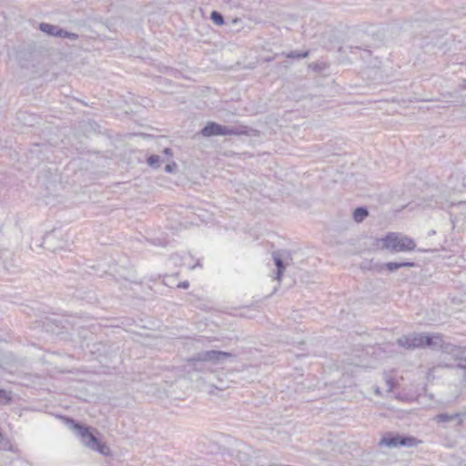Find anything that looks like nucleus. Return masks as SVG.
<instances>
[{
  "mask_svg": "<svg viewBox=\"0 0 466 466\" xmlns=\"http://www.w3.org/2000/svg\"><path fill=\"white\" fill-rule=\"evenodd\" d=\"M39 28L42 32L47 34L48 35L61 37L63 36L64 29L59 27L58 25L41 23Z\"/></svg>",
  "mask_w": 466,
  "mask_h": 466,
  "instance_id": "nucleus-9",
  "label": "nucleus"
},
{
  "mask_svg": "<svg viewBox=\"0 0 466 466\" xmlns=\"http://www.w3.org/2000/svg\"><path fill=\"white\" fill-rule=\"evenodd\" d=\"M434 420H436L439 423H446L452 420H457V425H461L462 423V420L461 419V415L459 413H440L435 416Z\"/></svg>",
  "mask_w": 466,
  "mask_h": 466,
  "instance_id": "nucleus-10",
  "label": "nucleus"
},
{
  "mask_svg": "<svg viewBox=\"0 0 466 466\" xmlns=\"http://www.w3.org/2000/svg\"><path fill=\"white\" fill-rule=\"evenodd\" d=\"M421 441L411 436H401L399 434L387 433L384 435L380 442V446H386L389 448H397L400 446L415 447Z\"/></svg>",
  "mask_w": 466,
  "mask_h": 466,
  "instance_id": "nucleus-4",
  "label": "nucleus"
},
{
  "mask_svg": "<svg viewBox=\"0 0 466 466\" xmlns=\"http://www.w3.org/2000/svg\"><path fill=\"white\" fill-rule=\"evenodd\" d=\"M431 349L435 350H440L445 353L453 355L455 358H459V355L461 354V350L459 347L450 342L444 341L443 336L440 333L434 334Z\"/></svg>",
  "mask_w": 466,
  "mask_h": 466,
  "instance_id": "nucleus-6",
  "label": "nucleus"
},
{
  "mask_svg": "<svg viewBox=\"0 0 466 466\" xmlns=\"http://www.w3.org/2000/svg\"><path fill=\"white\" fill-rule=\"evenodd\" d=\"M233 355L229 352L221 351V350H205L197 353L192 358L193 364H197V362H211L213 364H219L227 360L228 359L232 358Z\"/></svg>",
  "mask_w": 466,
  "mask_h": 466,
  "instance_id": "nucleus-5",
  "label": "nucleus"
},
{
  "mask_svg": "<svg viewBox=\"0 0 466 466\" xmlns=\"http://www.w3.org/2000/svg\"><path fill=\"white\" fill-rule=\"evenodd\" d=\"M369 216V211L366 208L360 207L353 211V218L356 222L363 221Z\"/></svg>",
  "mask_w": 466,
  "mask_h": 466,
  "instance_id": "nucleus-15",
  "label": "nucleus"
},
{
  "mask_svg": "<svg viewBox=\"0 0 466 466\" xmlns=\"http://www.w3.org/2000/svg\"><path fill=\"white\" fill-rule=\"evenodd\" d=\"M66 425L80 439L81 443L86 448L98 451L101 454H107L109 448L100 442L95 433L96 430L86 426L70 418H65Z\"/></svg>",
  "mask_w": 466,
  "mask_h": 466,
  "instance_id": "nucleus-1",
  "label": "nucleus"
},
{
  "mask_svg": "<svg viewBox=\"0 0 466 466\" xmlns=\"http://www.w3.org/2000/svg\"><path fill=\"white\" fill-rule=\"evenodd\" d=\"M309 51H304V52L290 51L289 53H282V56H284L287 58H291V59L306 58L309 56Z\"/></svg>",
  "mask_w": 466,
  "mask_h": 466,
  "instance_id": "nucleus-16",
  "label": "nucleus"
},
{
  "mask_svg": "<svg viewBox=\"0 0 466 466\" xmlns=\"http://www.w3.org/2000/svg\"><path fill=\"white\" fill-rule=\"evenodd\" d=\"M166 157V155L158 156V155H151L147 157V165L150 167L157 168L159 167V164L162 163V159Z\"/></svg>",
  "mask_w": 466,
  "mask_h": 466,
  "instance_id": "nucleus-17",
  "label": "nucleus"
},
{
  "mask_svg": "<svg viewBox=\"0 0 466 466\" xmlns=\"http://www.w3.org/2000/svg\"><path fill=\"white\" fill-rule=\"evenodd\" d=\"M272 258L277 268L276 279L280 280L285 270L284 254L280 251H275L272 254Z\"/></svg>",
  "mask_w": 466,
  "mask_h": 466,
  "instance_id": "nucleus-8",
  "label": "nucleus"
},
{
  "mask_svg": "<svg viewBox=\"0 0 466 466\" xmlns=\"http://www.w3.org/2000/svg\"><path fill=\"white\" fill-rule=\"evenodd\" d=\"M56 238V236L55 232H53V233L46 235V238H44V245L46 247V248H48L54 252L58 249L64 248V245H59V246L53 245V242Z\"/></svg>",
  "mask_w": 466,
  "mask_h": 466,
  "instance_id": "nucleus-14",
  "label": "nucleus"
},
{
  "mask_svg": "<svg viewBox=\"0 0 466 466\" xmlns=\"http://www.w3.org/2000/svg\"><path fill=\"white\" fill-rule=\"evenodd\" d=\"M434 334L425 335L422 333H410L397 339V344L407 350L429 347L431 349Z\"/></svg>",
  "mask_w": 466,
  "mask_h": 466,
  "instance_id": "nucleus-3",
  "label": "nucleus"
},
{
  "mask_svg": "<svg viewBox=\"0 0 466 466\" xmlns=\"http://www.w3.org/2000/svg\"><path fill=\"white\" fill-rule=\"evenodd\" d=\"M220 125L215 122L208 123L201 130L203 137L219 136Z\"/></svg>",
  "mask_w": 466,
  "mask_h": 466,
  "instance_id": "nucleus-11",
  "label": "nucleus"
},
{
  "mask_svg": "<svg viewBox=\"0 0 466 466\" xmlns=\"http://www.w3.org/2000/svg\"><path fill=\"white\" fill-rule=\"evenodd\" d=\"M12 400L11 392L5 390L0 389V404L6 405L10 403Z\"/></svg>",
  "mask_w": 466,
  "mask_h": 466,
  "instance_id": "nucleus-18",
  "label": "nucleus"
},
{
  "mask_svg": "<svg viewBox=\"0 0 466 466\" xmlns=\"http://www.w3.org/2000/svg\"><path fill=\"white\" fill-rule=\"evenodd\" d=\"M415 264L413 262H407V261H402V262H387L385 263L382 268L388 269L390 272H393L400 268H411V267H414Z\"/></svg>",
  "mask_w": 466,
  "mask_h": 466,
  "instance_id": "nucleus-13",
  "label": "nucleus"
},
{
  "mask_svg": "<svg viewBox=\"0 0 466 466\" xmlns=\"http://www.w3.org/2000/svg\"><path fill=\"white\" fill-rule=\"evenodd\" d=\"M210 19L218 25H221L225 23L223 15L217 11L211 13Z\"/></svg>",
  "mask_w": 466,
  "mask_h": 466,
  "instance_id": "nucleus-19",
  "label": "nucleus"
},
{
  "mask_svg": "<svg viewBox=\"0 0 466 466\" xmlns=\"http://www.w3.org/2000/svg\"><path fill=\"white\" fill-rule=\"evenodd\" d=\"M382 248L390 252L412 251L416 244L412 238L400 233H389L381 239Z\"/></svg>",
  "mask_w": 466,
  "mask_h": 466,
  "instance_id": "nucleus-2",
  "label": "nucleus"
},
{
  "mask_svg": "<svg viewBox=\"0 0 466 466\" xmlns=\"http://www.w3.org/2000/svg\"><path fill=\"white\" fill-rule=\"evenodd\" d=\"M163 153L166 155V157L162 159V163H166L165 171L167 173L175 172L177 168V165L174 161H170V157H172L171 150L165 148Z\"/></svg>",
  "mask_w": 466,
  "mask_h": 466,
  "instance_id": "nucleus-12",
  "label": "nucleus"
},
{
  "mask_svg": "<svg viewBox=\"0 0 466 466\" xmlns=\"http://www.w3.org/2000/svg\"><path fill=\"white\" fill-rule=\"evenodd\" d=\"M460 362L458 363L457 367L459 369L466 370V359H462L461 355H459Z\"/></svg>",
  "mask_w": 466,
  "mask_h": 466,
  "instance_id": "nucleus-25",
  "label": "nucleus"
},
{
  "mask_svg": "<svg viewBox=\"0 0 466 466\" xmlns=\"http://www.w3.org/2000/svg\"><path fill=\"white\" fill-rule=\"evenodd\" d=\"M212 386L219 390H224L228 389L229 386L228 383H225L223 380H219L218 384H212Z\"/></svg>",
  "mask_w": 466,
  "mask_h": 466,
  "instance_id": "nucleus-23",
  "label": "nucleus"
},
{
  "mask_svg": "<svg viewBox=\"0 0 466 466\" xmlns=\"http://www.w3.org/2000/svg\"><path fill=\"white\" fill-rule=\"evenodd\" d=\"M244 456H245V460L243 461V462L248 461V456L246 454H244Z\"/></svg>",
  "mask_w": 466,
  "mask_h": 466,
  "instance_id": "nucleus-28",
  "label": "nucleus"
},
{
  "mask_svg": "<svg viewBox=\"0 0 466 466\" xmlns=\"http://www.w3.org/2000/svg\"><path fill=\"white\" fill-rule=\"evenodd\" d=\"M252 131V128L240 125L238 127H228L220 125L219 136H228V135H249Z\"/></svg>",
  "mask_w": 466,
  "mask_h": 466,
  "instance_id": "nucleus-7",
  "label": "nucleus"
},
{
  "mask_svg": "<svg viewBox=\"0 0 466 466\" xmlns=\"http://www.w3.org/2000/svg\"><path fill=\"white\" fill-rule=\"evenodd\" d=\"M385 382L387 385V391L391 392L395 387V380L391 376L386 374Z\"/></svg>",
  "mask_w": 466,
  "mask_h": 466,
  "instance_id": "nucleus-20",
  "label": "nucleus"
},
{
  "mask_svg": "<svg viewBox=\"0 0 466 466\" xmlns=\"http://www.w3.org/2000/svg\"><path fill=\"white\" fill-rule=\"evenodd\" d=\"M202 363L203 362H197V364L194 365L192 362V358L190 360H188V365L191 367L192 370H197V371L202 370V369H203Z\"/></svg>",
  "mask_w": 466,
  "mask_h": 466,
  "instance_id": "nucleus-22",
  "label": "nucleus"
},
{
  "mask_svg": "<svg viewBox=\"0 0 466 466\" xmlns=\"http://www.w3.org/2000/svg\"><path fill=\"white\" fill-rule=\"evenodd\" d=\"M13 466H31L26 461L17 460L14 461Z\"/></svg>",
  "mask_w": 466,
  "mask_h": 466,
  "instance_id": "nucleus-24",
  "label": "nucleus"
},
{
  "mask_svg": "<svg viewBox=\"0 0 466 466\" xmlns=\"http://www.w3.org/2000/svg\"><path fill=\"white\" fill-rule=\"evenodd\" d=\"M189 286V283L187 281H183V282H180L177 284V288H182V289H187Z\"/></svg>",
  "mask_w": 466,
  "mask_h": 466,
  "instance_id": "nucleus-26",
  "label": "nucleus"
},
{
  "mask_svg": "<svg viewBox=\"0 0 466 466\" xmlns=\"http://www.w3.org/2000/svg\"><path fill=\"white\" fill-rule=\"evenodd\" d=\"M62 38H68L70 40L75 41V40L78 39V35L75 34V33L68 32L64 29Z\"/></svg>",
  "mask_w": 466,
  "mask_h": 466,
  "instance_id": "nucleus-21",
  "label": "nucleus"
},
{
  "mask_svg": "<svg viewBox=\"0 0 466 466\" xmlns=\"http://www.w3.org/2000/svg\"><path fill=\"white\" fill-rule=\"evenodd\" d=\"M374 393L378 396H381V390L379 387L374 388Z\"/></svg>",
  "mask_w": 466,
  "mask_h": 466,
  "instance_id": "nucleus-27",
  "label": "nucleus"
}]
</instances>
